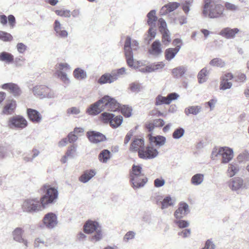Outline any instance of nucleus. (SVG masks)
<instances>
[{"mask_svg": "<svg viewBox=\"0 0 249 249\" xmlns=\"http://www.w3.org/2000/svg\"><path fill=\"white\" fill-rule=\"evenodd\" d=\"M239 170V166L237 164H230L227 171V176L230 178H231L238 172Z\"/></svg>", "mask_w": 249, "mask_h": 249, "instance_id": "obj_36", "label": "nucleus"}, {"mask_svg": "<svg viewBox=\"0 0 249 249\" xmlns=\"http://www.w3.org/2000/svg\"><path fill=\"white\" fill-rule=\"evenodd\" d=\"M7 124L10 128L22 129L27 126L28 122L22 116L16 115L10 118Z\"/></svg>", "mask_w": 249, "mask_h": 249, "instance_id": "obj_9", "label": "nucleus"}, {"mask_svg": "<svg viewBox=\"0 0 249 249\" xmlns=\"http://www.w3.org/2000/svg\"><path fill=\"white\" fill-rule=\"evenodd\" d=\"M121 112L125 117H129L131 115L132 109L131 107L124 106L121 108Z\"/></svg>", "mask_w": 249, "mask_h": 249, "instance_id": "obj_53", "label": "nucleus"}, {"mask_svg": "<svg viewBox=\"0 0 249 249\" xmlns=\"http://www.w3.org/2000/svg\"><path fill=\"white\" fill-rule=\"evenodd\" d=\"M110 158L111 153L107 149L102 150L98 156L99 160L102 163H107Z\"/></svg>", "mask_w": 249, "mask_h": 249, "instance_id": "obj_35", "label": "nucleus"}, {"mask_svg": "<svg viewBox=\"0 0 249 249\" xmlns=\"http://www.w3.org/2000/svg\"><path fill=\"white\" fill-rule=\"evenodd\" d=\"M215 246L211 239L206 241L205 246L202 249H215Z\"/></svg>", "mask_w": 249, "mask_h": 249, "instance_id": "obj_63", "label": "nucleus"}, {"mask_svg": "<svg viewBox=\"0 0 249 249\" xmlns=\"http://www.w3.org/2000/svg\"><path fill=\"white\" fill-rule=\"evenodd\" d=\"M121 107L120 104L115 99L108 95L104 96L101 99L90 105L86 112L90 115H96L104 110L116 111Z\"/></svg>", "mask_w": 249, "mask_h": 249, "instance_id": "obj_1", "label": "nucleus"}, {"mask_svg": "<svg viewBox=\"0 0 249 249\" xmlns=\"http://www.w3.org/2000/svg\"><path fill=\"white\" fill-rule=\"evenodd\" d=\"M101 228L99 224L96 221H88L84 226V231L87 233H91Z\"/></svg>", "mask_w": 249, "mask_h": 249, "instance_id": "obj_24", "label": "nucleus"}, {"mask_svg": "<svg viewBox=\"0 0 249 249\" xmlns=\"http://www.w3.org/2000/svg\"><path fill=\"white\" fill-rule=\"evenodd\" d=\"M148 30V35L147 38L145 39H148L149 41H151L152 39H153L156 35V30L153 28V26H151Z\"/></svg>", "mask_w": 249, "mask_h": 249, "instance_id": "obj_62", "label": "nucleus"}, {"mask_svg": "<svg viewBox=\"0 0 249 249\" xmlns=\"http://www.w3.org/2000/svg\"><path fill=\"white\" fill-rule=\"evenodd\" d=\"M89 141L92 143H97L106 140V138L104 135L99 132L95 131H89L87 133Z\"/></svg>", "mask_w": 249, "mask_h": 249, "instance_id": "obj_14", "label": "nucleus"}, {"mask_svg": "<svg viewBox=\"0 0 249 249\" xmlns=\"http://www.w3.org/2000/svg\"><path fill=\"white\" fill-rule=\"evenodd\" d=\"M34 95L41 99L54 98L56 95L54 91L45 85H36L32 89Z\"/></svg>", "mask_w": 249, "mask_h": 249, "instance_id": "obj_7", "label": "nucleus"}, {"mask_svg": "<svg viewBox=\"0 0 249 249\" xmlns=\"http://www.w3.org/2000/svg\"><path fill=\"white\" fill-rule=\"evenodd\" d=\"M239 32V30L238 28L231 29L227 27L221 30L219 34L227 39H231L234 38Z\"/></svg>", "mask_w": 249, "mask_h": 249, "instance_id": "obj_21", "label": "nucleus"}, {"mask_svg": "<svg viewBox=\"0 0 249 249\" xmlns=\"http://www.w3.org/2000/svg\"><path fill=\"white\" fill-rule=\"evenodd\" d=\"M181 45H177L175 48L167 49L165 51V57L168 61H171L181 49Z\"/></svg>", "mask_w": 249, "mask_h": 249, "instance_id": "obj_27", "label": "nucleus"}, {"mask_svg": "<svg viewBox=\"0 0 249 249\" xmlns=\"http://www.w3.org/2000/svg\"><path fill=\"white\" fill-rule=\"evenodd\" d=\"M43 206L40 199L38 198H29L25 199L22 205L21 209L23 212L34 213L42 210Z\"/></svg>", "mask_w": 249, "mask_h": 249, "instance_id": "obj_6", "label": "nucleus"}, {"mask_svg": "<svg viewBox=\"0 0 249 249\" xmlns=\"http://www.w3.org/2000/svg\"><path fill=\"white\" fill-rule=\"evenodd\" d=\"M147 178L145 175L141 177H138L135 180L132 178H130V181L132 184V187L134 190H137L143 187L147 182Z\"/></svg>", "mask_w": 249, "mask_h": 249, "instance_id": "obj_18", "label": "nucleus"}, {"mask_svg": "<svg viewBox=\"0 0 249 249\" xmlns=\"http://www.w3.org/2000/svg\"><path fill=\"white\" fill-rule=\"evenodd\" d=\"M174 222L179 228H186L189 225L188 221L183 220H176Z\"/></svg>", "mask_w": 249, "mask_h": 249, "instance_id": "obj_57", "label": "nucleus"}, {"mask_svg": "<svg viewBox=\"0 0 249 249\" xmlns=\"http://www.w3.org/2000/svg\"><path fill=\"white\" fill-rule=\"evenodd\" d=\"M220 152L222 157L221 163L226 164L229 163L233 158L232 149L224 146L220 147Z\"/></svg>", "mask_w": 249, "mask_h": 249, "instance_id": "obj_12", "label": "nucleus"}, {"mask_svg": "<svg viewBox=\"0 0 249 249\" xmlns=\"http://www.w3.org/2000/svg\"><path fill=\"white\" fill-rule=\"evenodd\" d=\"M58 220L56 215L53 213H48L45 214L39 227L42 229L53 230L57 225Z\"/></svg>", "mask_w": 249, "mask_h": 249, "instance_id": "obj_8", "label": "nucleus"}, {"mask_svg": "<svg viewBox=\"0 0 249 249\" xmlns=\"http://www.w3.org/2000/svg\"><path fill=\"white\" fill-rule=\"evenodd\" d=\"M229 188L233 191H237L244 187L243 179L239 177L231 179L228 182Z\"/></svg>", "mask_w": 249, "mask_h": 249, "instance_id": "obj_15", "label": "nucleus"}, {"mask_svg": "<svg viewBox=\"0 0 249 249\" xmlns=\"http://www.w3.org/2000/svg\"><path fill=\"white\" fill-rule=\"evenodd\" d=\"M14 56L11 53L2 52L0 53V61L4 62L7 64H10L14 61Z\"/></svg>", "mask_w": 249, "mask_h": 249, "instance_id": "obj_30", "label": "nucleus"}, {"mask_svg": "<svg viewBox=\"0 0 249 249\" xmlns=\"http://www.w3.org/2000/svg\"><path fill=\"white\" fill-rule=\"evenodd\" d=\"M232 84L231 82H229L228 81H223L222 79H221L220 84V88L222 90H226L227 89H230Z\"/></svg>", "mask_w": 249, "mask_h": 249, "instance_id": "obj_55", "label": "nucleus"}, {"mask_svg": "<svg viewBox=\"0 0 249 249\" xmlns=\"http://www.w3.org/2000/svg\"><path fill=\"white\" fill-rule=\"evenodd\" d=\"M96 174L95 170L89 169L86 170L84 172L83 174L79 177V180L83 183L88 182L90 179H91Z\"/></svg>", "mask_w": 249, "mask_h": 249, "instance_id": "obj_28", "label": "nucleus"}, {"mask_svg": "<svg viewBox=\"0 0 249 249\" xmlns=\"http://www.w3.org/2000/svg\"><path fill=\"white\" fill-rule=\"evenodd\" d=\"M16 48L18 52L21 54L24 53L27 49V46L22 43H18Z\"/></svg>", "mask_w": 249, "mask_h": 249, "instance_id": "obj_61", "label": "nucleus"}, {"mask_svg": "<svg viewBox=\"0 0 249 249\" xmlns=\"http://www.w3.org/2000/svg\"><path fill=\"white\" fill-rule=\"evenodd\" d=\"M148 137L151 145L160 147L164 145L165 143L166 138L164 136L160 135L153 136L152 134H148Z\"/></svg>", "mask_w": 249, "mask_h": 249, "instance_id": "obj_22", "label": "nucleus"}, {"mask_svg": "<svg viewBox=\"0 0 249 249\" xmlns=\"http://www.w3.org/2000/svg\"><path fill=\"white\" fill-rule=\"evenodd\" d=\"M165 183V181L162 178H157L154 181V186L156 188L162 187Z\"/></svg>", "mask_w": 249, "mask_h": 249, "instance_id": "obj_60", "label": "nucleus"}, {"mask_svg": "<svg viewBox=\"0 0 249 249\" xmlns=\"http://www.w3.org/2000/svg\"><path fill=\"white\" fill-rule=\"evenodd\" d=\"M189 213V205L186 203L180 202L178 209L175 212L174 216L177 219H180Z\"/></svg>", "mask_w": 249, "mask_h": 249, "instance_id": "obj_16", "label": "nucleus"}, {"mask_svg": "<svg viewBox=\"0 0 249 249\" xmlns=\"http://www.w3.org/2000/svg\"><path fill=\"white\" fill-rule=\"evenodd\" d=\"M204 176L202 174L198 173L192 176L191 179V183L195 186L200 185L204 181Z\"/></svg>", "mask_w": 249, "mask_h": 249, "instance_id": "obj_33", "label": "nucleus"}, {"mask_svg": "<svg viewBox=\"0 0 249 249\" xmlns=\"http://www.w3.org/2000/svg\"><path fill=\"white\" fill-rule=\"evenodd\" d=\"M185 130L182 127L176 129L173 133V137L175 139H179L184 134Z\"/></svg>", "mask_w": 249, "mask_h": 249, "instance_id": "obj_47", "label": "nucleus"}, {"mask_svg": "<svg viewBox=\"0 0 249 249\" xmlns=\"http://www.w3.org/2000/svg\"><path fill=\"white\" fill-rule=\"evenodd\" d=\"M210 65L212 66L223 67L225 65V63L221 59L216 58L210 62Z\"/></svg>", "mask_w": 249, "mask_h": 249, "instance_id": "obj_44", "label": "nucleus"}, {"mask_svg": "<svg viewBox=\"0 0 249 249\" xmlns=\"http://www.w3.org/2000/svg\"><path fill=\"white\" fill-rule=\"evenodd\" d=\"M186 68L184 66H179L172 70V74L175 76H182L186 71Z\"/></svg>", "mask_w": 249, "mask_h": 249, "instance_id": "obj_41", "label": "nucleus"}, {"mask_svg": "<svg viewBox=\"0 0 249 249\" xmlns=\"http://www.w3.org/2000/svg\"><path fill=\"white\" fill-rule=\"evenodd\" d=\"M103 120L106 123H109L110 125L113 128H117L122 123L123 118L121 115H117L104 112L102 114Z\"/></svg>", "mask_w": 249, "mask_h": 249, "instance_id": "obj_10", "label": "nucleus"}, {"mask_svg": "<svg viewBox=\"0 0 249 249\" xmlns=\"http://www.w3.org/2000/svg\"><path fill=\"white\" fill-rule=\"evenodd\" d=\"M81 112L80 109L79 107H70L67 110V114L68 115H78Z\"/></svg>", "mask_w": 249, "mask_h": 249, "instance_id": "obj_54", "label": "nucleus"}, {"mask_svg": "<svg viewBox=\"0 0 249 249\" xmlns=\"http://www.w3.org/2000/svg\"><path fill=\"white\" fill-rule=\"evenodd\" d=\"M175 199L172 198L171 196H165L161 202V209H167L170 206H173L175 203Z\"/></svg>", "mask_w": 249, "mask_h": 249, "instance_id": "obj_31", "label": "nucleus"}, {"mask_svg": "<svg viewBox=\"0 0 249 249\" xmlns=\"http://www.w3.org/2000/svg\"><path fill=\"white\" fill-rule=\"evenodd\" d=\"M55 74L65 84L70 83V79L66 72H55Z\"/></svg>", "mask_w": 249, "mask_h": 249, "instance_id": "obj_42", "label": "nucleus"}, {"mask_svg": "<svg viewBox=\"0 0 249 249\" xmlns=\"http://www.w3.org/2000/svg\"><path fill=\"white\" fill-rule=\"evenodd\" d=\"M180 4L177 2H169L164 5L160 10V14L161 16H165L177 9Z\"/></svg>", "mask_w": 249, "mask_h": 249, "instance_id": "obj_20", "label": "nucleus"}, {"mask_svg": "<svg viewBox=\"0 0 249 249\" xmlns=\"http://www.w3.org/2000/svg\"><path fill=\"white\" fill-rule=\"evenodd\" d=\"M208 72L206 68L202 69L198 73L197 77L199 80V83H202L206 81V76L207 75Z\"/></svg>", "mask_w": 249, "mask_h": 249, "instance_id": "obj_43", "label": "nucleus"}, {"mask_svg": "<svg viewBox=\"0 0 249 249\" xmlns=\"http://www.w3.org/2000/svg\"><path fill=\"white\" fill-rule=\"evenodd\" d=\"M76 150V147L75 145H71L67 150L66 155H67V156L69 158H73L74 157Z\"/></svg>", "mask_w": 249, "mask_h": 249, "instance_id": "obj_56", "label": "nucleus"}, {"mask_svg": "<svg viewBox=\"0 0 249 249\" xmlns=\"http://www.w3.org/2000/svg\"><path fill=\"white\" fill-rule=\"evenodd\" d=\"M41 189L43 195L40 200L43 208L53 204L57 201L59 194L57 187L46 184L43 186Z\"/></svg>", "mask_w": 249, "mask_h": 249, "instance_id": "obj_3", "label": "nucleus"}, {"mask_svg": "<svg viewBox=\"0 0 249 249\" xmlns=\"http://www.w3.org/2000/svg\"><path fill=\"white\" fill-rule=\"evenodd\" d=\"M73 74L74 78L78 80H83L87 77L86 71L79 68H77L73 71Z\"/></svg>", "mask_w": 249, "mask_h": 249, "instance_id": "obj_32", "label": "nucleus"}, {"mask_svg": "<svg viewBox=\"0 0 249 249\" xmlns=\"http://www.w3.org/2000/svg\"><path fill=\"white\" fill-rule=\"evenodd\" d=\"M162 34V42L166 45H168L171 41V38L169 31L160 32Z\"/></svg>", "mask_w": 249, "mask_h": 249, "instance_id": "obj_50", "label": "nucleus"}, {"mask_svg": "<svg viewBox=\"0 0 249 249\" xmlns=\"http://www.w3.org/2000/svg\"><path fill=\"white\" fill-rule=\"evenodd\" d=\"M159 30L160 32H167L169 30L167 28V24L164 19L162 18H160L159 19Z\"/></svg>", "mask_w": 249, "mask_h": 249, "instance_id": "obj_52", "label": "nucleus"}, {"mask_svg": "<svg viewBox=\"0 0 249 249\" xmlns=\"http://www.w3.org/2000/svg\"><path fill=\"white\" fill-rule=\"evenodd\" d=\"M17 107L15 100L12 99L8 101L3 107L2 113L3 114L10 115L15 111Z\"/></svg>", "mask_w": 249, "mask_h": 249, "instance_id": "obj_25", "label": "nucleus"}, {"mask_svg": "<svg viewBox=\"0 0 249 249\" xmlns=\"http://www.w3.org/2000/svg\"><path fill=\"white\" fill-rule=\"evenodd\" d=\"M3 89L9 91L10 94H12L15 98L18 97L22 94V90L15 83H7L1 86Z\"/></svg>", "mask_w": 249, "mask_h": 249, "instance_id": "obj_11", "label": "nucleus"}, {"mask_svg": "<svg viewBox=\"0 0 249 249\" xmlns=\"http://www.w3.org/2000/svg\"><path fill=\"white\" fill-rule=\"evenodd\" d=\"M148 53L155 57L159 56L161 54L162 51L161 43L159 40H156L152 43L151 48L148 50Z\"/></svg>", "mask_w": 249, "mask_h": 249, "instance_id": "obj_19", "label": "nucleus"}, {"mask_svg": "<svg viewBox=\"0 0 249 249\" xmlns=\"http://www.w3.org/2000/svg\"><path fill=\"white\" fill-rule=\"evenodd\" d=\"M0 39L4 42L11 41L13 40V36L8 33L0 31Z\"/></svg>", "mask_w": 249, "mask_h": 249, "instance_id": "obj_45", "label": "nucleus"}, {"mask_svg": "<svg viewBox=\"0 0 249 249\" xmlns=\"http://www.w3.org/2000/svg\"><path fill=\"white\" fill-rule=\"evenodd\" d=\"M138 46L139 43L136 40L131 41V37L127 36L124 45V54L127 65L129 67L134 69L137 68V66L134 63L132 50H137Z\"/></svg>", "mask_w": 249, "mask_h": 249, "instance_id": "obj_4", "label": "nucleus"}, {"mask_svg": "<svg viewBox=\"0 0 249 249\" xmlns=\"http://www.w3.org/2000/svg\"><path fill=\"white\" fill-rule=\"evenodd\" d=\"M201 110V107L200 106H191L185 109V113L186 115L188 116L190 114L196 115L198 114Z\"/></svg>", "mask_w": 249, "mask_h": 249, "instance_id": "obj_38", "label": "nucleus"}, {"mask_svg": "<svg viewBox=\"0 0 249 249\" xmlns=\"http://www.w3.org/2000/svg\"><path fill=\"white\" fill-rule=\"evenodd\" d=\"M126 74V69L122 67L118 69H114L110 72H107L103 74L98 80V83L100 85L111 84L117 81L119 78Z\"/></svg>", "mask_w": 249, "mask_h": 249, "instance_id": "obj_5", "label": "nucleus"}, {"mask_svg": "<svg viewBox=\"0 0 249 249\" xmlns=\"http://www.w3.org/2000/svg\"><path fill=\"white\" fill-rule=\"evenodd\" d=\"M27 113L29 119L33 122L39 123L42 120V116L40 113L34 109L28 108Z\"/></svg>", "mask_w": 249, "mask_h": 249, "instance_id": "obj_23", "label": "nucleus"}, {"mask_svg": "<svg viewBox=\"0 0 249 249\" xmlns=\"http://www.w3.org/2000/svg\"><path fill=\"white\" fill-rule=\"evenodd\" d=\"M103 237V234L101 227L95 231V233L91 237V241L96 243L101 241Z\"/></svg>", "mask_w": 249, "mask_h": 249, "instance_id": "obj_40", "label": "nucleus"}, {"mask_svg": "<svg viewBox=\"0 0 249 249\" xmlns=\"http://www.w3.org/2000/svg\"><path fill=\"white\" fill-rule=\"evenodd\" d=\"M159 154L158 150L151 146H148L145 150H141L139 152L140 158L143 159H152L156 157Z\"/></svg>", "mask_w": 249, "mask_h": 249, "instance_id": "obj_13", "label": "nucleus"}, {"mask_svg": "<svg viewBox=\"0 0 249 249\" xmlns=\"http://www.w3.org/2000/svg\"><path fill=\"white\" fill-rule=\"evenodd\" d=\"M163 104L169 105L170 102L168 100L167 96L164 97L161 95H158L156 99V105L157 106Z\"/></svg>", "mask_w": 249, "mask_h": 249, "instance_id": "obj_46", "label": "nucleus"}, {"mask_svg": "<svg viewBox=\"0 0 249 249\" xmlns=\"http://www.w3.org/2000/svg\"><path fill=\"white\" fill-rule=\"evenodd\" d=\"M153 123L156 127H161L164 124V121L161 119H155Z\"/></svg>", "mask_w": 249, "mask_h": 249, "instance_id": "obj_64", "label": "nucleus"}, {"mask_svg": "<svg viewBox=\"0 0 249 249\" xmlns=\"http://www.w3.org/2000/svg\"><path fill=\"white\" fill-rule=\"evenodd\" d=\"M53 29L57 37L62 38H66L68 37V32L64 29V27L58 20H55L53 24Z\"/></svg>", "mask_w": 249, "mask_h": 249, "instance_id": "obj_17", "label": "nucleus"}, {"mask_svg": "<svg viewBox=\"0 0 249 249\" xmlns=\"http://www.w3.org/2000/svg\"><path fill=\"white\" fill-rule=\"evenodd\" d=\"M55 13L59 16L65 18H70L71 17V11L68 10H56Z\"/></svg>", "mask_w": 249, "mask_h": 249, "instance_id": "obj_51", "label": "nucleus"}, {"mask_svg": "<svg viewBox=\"0 0 249 249\" xmlns=\"http://www.w3.org/2000/svg\"><path fill=\"white\" fill-rule=\"evenodd\" d=\"M202 14L205 18H210L223 17L224 7L215 0H204Z\"/></svg>", "mask_w": 249, "mask_h": 249, "instance_id": "obj_2", "label": "nucleus"}, {"mask_svg": "<svg viewBox=\"0 0 249 249\" xmlns=\"http://www.w3.org/2000/svg\"><path fill=\"white\" fill-rule=\"evenodd\" d=\"M239 162L246 161L249 160V153L247 151L241 153L237 158Z\"/></svg>", "mask_w": 249, "mask_h": 249, "instance_id": "obj_49", "label": "nucleus"}, {"mask_svg": "<svg viewBox=\"0 0 249 249\" xmlns=\"http://www.w3.org/2000/svg\"><path fill=\"white\" fill-rule=\"evenodd\" d=\"M225 6L227 10L235 12L238 10V6L231 3L226 2Z\"/></svg>", "mask_w": 249, "mask_h": 249, "instance_id": "obj_58", "label": "nucleus"}, {"mask_svg": "<svg viewBox=\"0 0 249 249\" xmlns=\"http://www.w3.org/2000/svg\"><path fill=\"white\" fill-rule=\"evenodd\" d=\"M156 11L155 10L150 11L147 15L148 18L147 23L150 26H155V22L157 20V17L156 16Z\"/></svg>", "mask_w": 249, "mask_h": 249, "instance_id": "obj_37", "label": "nucleus"}, {"mask_svg": "<svg viewBox=\"0 0 249 249\" xmlns=\"http://www.w3.org/2000/svg\"><path fill=\"white\" fill-rule=\"evenodd\" d=\"M55 72H66L71 70V66L67 63H59L55 66Z\"/></svg>", "mask_w": 249, "mask_h": 249, "instance_id": "obj_39", "label": "nucleus"}, {"mask_svg": "<svg viewBox=\"0 0 249 249\" xmlns=\"http://www.w3.org/2000/svg\"><path fill=\"white\" fill-rule=\"evenodd\" d=\"M136 233L133 231H129L124 235L123 240L124 243H128L130 240L135 238Z\"/></svg>", "mask_w": 249, "mask_h": 249, "instance_id": "obj_48", "label": "nucleus"}, {"mask_svg": "<svg viewBox=\"0 0 249 249\" xmlns=\"http://www.w3.org/2000/svg\"><path fill=\"white\" fill-rule=\"evenodd\" d=\"M140 88L141 85L138 83H132L129 85V89L133 92H138Z\"/></svg>", "mask_w": 249, "mask_h": 249, "instance_id": "obj_59", "label": "nucleus"}, {"mask_svg": "<svg viewBox=\"0 0 249 249\" xmlns=\"http://www.w3.org/2000/svg\"><path fill=\"white\" fill-rule=\"evenodd\" d=\"M142 175L144 174L142 173V167L140 165H133L130 173V178H132L133 180H135L138 177H141Z\"/></svg>", "mask_w": 249, "mask_h": 249, "instance_id": "obj_29", "label": "nucleus"}, {"mask_svg": "<svg viewBox=\"0 0 249 249\" xmlns=\"http://www.w3.org/2000/svg\"><path fill=\"white\" fill-rule=\"evenodd\" d=\"M24 231L21 228H17L12 232L13 239L18 242H19L23 237Z\"/></svg>", "mask_w": 249, "mask_h": 249, "instance_id": "obj_34", "label": "nucleus"}, {"mask_svg": "<svg viewBox=\"0 0 249 249\" xmlns=\"http://www.w3.org/2000/svg\"><path fill=\"white\" fill-rule=\"evenodd\" d=\"M144 145V142L143 139H136L131 143L129 149L132 152L138 151L139 154V152L141 150H143Z\"/></svg>", "mask_w": 249, "mask_h": 249, "instance_id": "obj_26", "label": "nucleus"}]
</instances>
